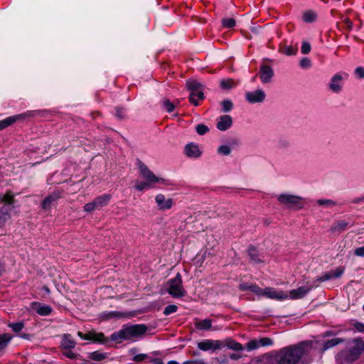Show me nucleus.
<instances>
[{"label":"nucleus","instance_id":"nucleus-36","mask_svg":"<svg viewBox=\"0 0 364 364\" xmlns=\"http://www.w3.org/2000/svg\"><path fill=\"white\" fill-rule=\"evenodd\" d=\"M220 104L222 106V112H228L233 107V103L230 100H223Z\"/></svg>","mask_w":364,"mask_h":364},{"label":"nucleus","instance_id":"nucleus-24","mask_svg":"<svg viewBox=\"0 0 364 364\" xmlns=\"http://www.w3.org/2000/svg\"><path fill=\"white\" fill-rule=\"evenodd\" d=\"M345 339L342 338H333L323 343L322 350L325 351L329 348H333L341 343L345 342Z\"/></svg>","mask_w":364,"mask_h":364},{"label":"nucleus","instance_id":"nucleus-43","mask_svg":"<svg viewBox=\"0 0 364 364\" xmlns=\"http://www.w3.org/2000/svg\"><path fill=\"white\" fill-rule=\"evenodd\" d=\"M9 326L15 332H20L24 327V324L22 322H17L10 323Z\"/></svg>","mask_w":364,"mask_h":364},{"label":"nucleus","instance_id":"nucleus-13","mask_svg":"<svg viewBox=\"0 0 364 364\" xmlns=\"http://www.w3.org/2000/svg\"><path fill=\"white\" fill-rule=\"evenodd\" d=\"M274 76L273 69L267 65H262L259 68V77L262 83L266 84L272 81Z\"/></svg>","mask_w":364,"mask_h":364},{"label":"nucleus","instance_id":"nucleus-34","mask_svg":"<svg viewBox=\"0 0 364 364\" xmlns=\"http://www.w3.org/2000/svg\"><path fill=\"white\" fill-rule=\"evenodd\" d=\"M11 339V337L6 333L0 336V350H2L7 346Z\"/></svg>","mask_w":364,"mask_h":364},{"label":"nucleus","instance_id":"nucleus-4","mask_svg":"<svg viewBox=\"0 0 364 364\" xmlns=\"http://www.w3.org/2000/svg\"><path fill=\"white\" fill-rule=\"evenodd\" d=\"M182 277L177 273L176 277L167 282L166 290L168 294L174 298H181L185 296L186 291L183 287Z\"/></svg>","mask_w":364,"mask_h":364},{"label":"nucleus","instance_id":"nucleus-14","mask_svg":"<svg viewBox=\"0 0 364 364\" xmlns=\"http://www.w3.org/2000/svg\"><path fill=\"white\" fill-rule=\"evenodd\" d=\"M311 289V287H300L296 289L291 290L288 296L291 299H299L305 296Z\"/></svg>","mask_w":364,"mask_h":364},{"label":"nucleus","instance_id":"nucleus-9","mask_svg":"<svg viewBox=\"0 0 364 364\" xmlns=\"http://www.w3.org/2000/svg\"><path fill=\"white\" fill-rule=\"evenodd\" d=\"M266 97L265 92L262 89L247 92L245 99L250 104L261 103Z\"/></svg>","mask_w":364,"mask_h":364},{"label":"nucleus","instance_id":"nucleus-57","mask_svg":"<svg viewBox=\"0 0 364 364\" xmlns=\"http://www.w3.org/2000/svg\"><path fill=\"white\" fill-rule=\"evenodd\" d=\"M355 329L359 332H363L364 331V323L357 322L354 325Z\"/></svg>","mask_w":364,"mask_h":364},{"label":"nucleus","instance_id":"nucleus-3","mask_svg":"<svg viewBox=\"0 0 364 364\" xmlns=\"http://www.w3.org/2000/svg\"><path fill=\"white\" fill-rule=\"evenodd\" d=\"M146 331L147 326L144 324L124 326L122 329L111 335V340L121 342L123 340L138 338L145 333Z\"/></svg>","mask_w":364,"mask_h":364},{"label":"nucleus","instance_id":"nucleus-11","mask_svg":"<svg viewBox=\"0 0 364 364\" xmlns=\"http://www.w3.org/2000/svg\"><path fill=\"white\" fill-rule=\"evenodd\" d=\"M269 299L284 300L289 298L288 294L282 291H277L274 288L267 287L264 289L263 295Z\"/></svg>","mask_w":364,"mask_h":364},{"label":"nucleus","instance_id":"nucleus-31","mask_svg":"<svg viewBox=\"0 0 364 364\" xmlns=\"http://www.w3.org/2000/svg\"><path fill=\"white\" fill-rule=\"evenodd\" d=\"M186 86L190 91H195L203 88V85L195 80H189L186 82Z\"/></svg>","mask_w":364,"mask_h":364},{"label":"nucleus","instance_id":"nucleus-58","mask_svg":"<svg viewBox=\"0 0 364 364\" xmlns=\"http://www.w3.org/2000/svg\"><path fill=\"white\" fill-rule=\"evenodd\" d=\"M183 364H205L203 360H187L183 363Z\"/></svg>","mask_w":364,"mask_h":364},{"label":"nucleus","instance_id":"nucleus-62","mask_svg":"<svg viewBox=\"0 0 364 364\" xmlns=\"http://www.w3.org/2000/svg\"><path fill=\"white\" fill-rule=\"evenodd\" d=\"M145 358H146V355H145V354H138V355L134 356V360H135V361H141Z\"/></svg>","mask_w":364,"mask_h":364},{"label":"nucleus","instance_id":"nucleus-17","mask_svg":"<svg viewBox=\"0 0 364 364\" xmlns=\"http://www.w3.org/2000/svg\"><path fill=\"white\" fill-rule=\"evenodd\" d=\"M11 208L8 205H2L0 208V228H3L11 218Z\"/></svg>","mask_w":364,"mask_h":364},{"label":"nucleus","instance_id":"nucleus-12","mask_svg":"<svg viewBox=\"0 0 364 364\" xmlns=\"http://www.w3.org/2000/svg\"><path fill=\"white\" fill-rule=\"evenodd\" d=\"M156 203L161 210H169L172 208L173 200L172 198H166L164 195L159 193L155 197Z\"/></svg>","mask_w":364,"mask_h":364},{"label":"nucleus","instance_id":"nucleus-46","mask_svg":"<svg viewBox=\"0 0 364 364\" xmlns=\"http://www.w3.org/2000/svg\"><path fill=\"white\" fill-rule=\"evenodd\" d=\"M218 152L222 155L228 156L231 153V149L227 145L219 146Z\"/></svg>","mask_w":364,"mask_h":364},{"label":"nucleus","instance_id":"nucleus-41","mask_svg":"<svg viewBox=\"0 0 364 364\" xmlns=\"http://www.w3.org/2000/svg\"><path fill=\"white\" fill-rule=\"evenodd\" d=\"M259 341L258 340H252V341H250L247 344H246V349L248 350V351H251V350H256L257 348H259Z\"/></svg>","mask_w":364,"mask_h":364},{"label":"nucleus","instance_id":"nucleus-48","mask_svg":"<svg viewBox=\"0 0 364 364\" xmlns=\"http://www.w3.org/2000/svg\"><path fill=\"white\" fill-rule=\"evenodd\" d=\"M178 307L176 305L171 304L167 306L164 310V314L167 316L177 311Z\"/></svg>","mask_w":364,"mask_h":364},{"label":"nucleus","instance_id":"nucleus-32","mask_svg":"<svg viewBox=\"0 0 364 364\" xmlns=\"http://www.w3.org/2000/svg\"><path fill=\"white\" fill-rule=\"evenodd\" d=\"M280 51L287 55H294L297 53V48L292 46L284 45L280 48Z\"/></svg>","mask_w":364,"mask_h":364},{"label":"nucleus","instance_id":"nucleus-18","mask_svg":"<svg viewBox=\"0 0 364 364\" xmlns=\"http://www.w3.org/2000/svg\"><path fill=\"white\" fill-rule=\"evenodd\" d=\"M60 198V193L59 192H53L48 196L42 202L41 207L44 210H48L50 208L52 204L57 201Z\"/></svg>","mask_w":364,"mask_h":364},{"label":"nucleus","instance_id":"nucleus-25","mask_svg":"<svg viewBox=\"0 0 364 364\" xmlns=\"http://www.w3.org/2000/svg\"><path fill=\"white\" fill-rule=\"evenodd\" d=\"M110 199L111 196L109 194H103L102 196L97 197L94 200L97 209L107 205L109 203Z\"/></svg>","mask_w":364,"mask_h":364},{"label":"nucleus","instance_id":"nucleus-35","mask_svg":"<svg viewBox=\"0 0 364 364\" xmlns=\"http://www.w3.org/2000/svg\"><path fill=\"white\" fill-rule=\"evenodd\" d=\"M290 146V141L284 138H280L277 141V147L279 149H287Z\"/></svg>","mask_w":364,"mask_h":364},{"label":"nucleus","instance_id":"nucleus-38","mask_svg":"<svg viewBox=\"0 0 364 364\" xmlns=\"http://www.w3.org/2000/svg\"><path fill=\"white\" fill-rule=\"evenodd\" d=\"M152 187V183H149V181H144V182H136L135 188L138 191H144V189H149Z\"/></svg>","mask_w":364,"mask_h":364},{"label":"nucleus","instance_id":"nucleus-1","mask_svg":"<svg viewBox=\"0 0 364 364\" xmlns=\"http://www.w3.org/2000/svg\"><path fill=\"white\" fill-rule=\"evenodd\" d=\"M310 350L311 345L308 342L282 348L270 358L268 364H298Z\"/></svg>","mask_w":364,"mask_h":364},{"label":"nucleus","instance_id":"nucleus-59","mask_svg":"<svg viewBox=\"0 0 364 364\" xmlns=\"http://www.w3.org/2000/svg\"><path fill=\"white\" fill-rule=\"evenodd\" d=\"M63 355H64L65 357H67V358H70V359H74V358H76V355H75L73 352H72V351H70V350H69V351H66V352H64V353H63Z\"/></svg>","mask_w":364,"mask_h":364},{"label":"nucleus","instance_id":"nucleus-60","mask_svg":"<svg viewBox=\"0 0 364 364\" xmlns=\"http://www.w3.org/2000/svg\"><path fill=\"white\" fill-rule=\"evenodd\" d=\"M239 289L241 291H246V290H250V285L246 283H243L240 284Z\"/></svg>","mask_w":364,"mask_h":364},{"label":"nucleus","instance_id":"nucleus-54","mask_svg":"<svg viewBox=\"0 0 364 364\" xmlns=\"http://www.w3.org/2000/svg\"><path fill=\"white\" fill-rule=\"evenodd\" d=\"M97 209L94 200L91 203H87L84 206V210L86 212H91Z\"/></svg>","mask_w":364,"mask_h":364},{"label":"nucleus","instance_id":"nucleus-29","mask_svg":"<svg viewBox=\"0 0 364 364\" xmlns=\"http://www.w3.org/2000/svg\"><path fill=\"white\" fill-rule=\"evenodd\" d=\"M220 87L223 90H230L236 86L233 79H223L220 82Z\"/></svg>","mask_w":364,"mask_h":364},{"label":"nucleus","instance_id":"nucleus-27","mask_svg":"<svg viewBox=\"0 0 364 364\" xmlns=\"http://www.w3.org/2000/svg\"><path fill=\"white\" fill-rule=\"evenodd\" d=\"M248 256L254 263H259L262 262V259L259 258L258 250L254 247H250L248 249Z\"/></svg>","mask_w":364,"mask_h":364},{"label":"nucleus","instance_id":"nucleus-50","mask_svg":"<svg viewBox=\"0 0 364 364\" xmlns=\"http://www.w3.org/2000/svg\"><path fill=\"white\" fill-rule=\"evenodd\" d=\"M250 291L255 293L257 295L262 296L264 289H261L257 284H250Z\"/></svg>","mask_w":364,"mask_h":364},{"label":"nucleus","instance_id":"nucleus-26","mask_svg":"<svg viewBox=\"0 0 364 364\" xmlns=\"http://www.w3.org/2000/svg\"><path fill=\"white\" fill-rule=\"evenodd\" d=\"M212 326V321L210 318L198 321L196 322V327L201 331H207L210 329Z\"/></svg>","mask_w":364,"mask_h":364},{"label":"nucleus","instance_id":"nucleus-20","mask_svg":"<svg viewBox=\"0 0 364 364\" xmlns=\"http://www.w3.org/2000/svg\"><path fill=\"white\" fill-rule=\"evenodd\" d=\"M77 335L84 340H92L94 341L98 342H102L104 338V334L102 333H97L93 332H89L87 334H83L82 332L78 331Z\"/></svg>","mask_w":364,"mask_h":364},{"label":"nucleus","instance_id":"nucleus-47","mask_svg":"<svg viewBox=\"0 0 364 364\" xmlns=\"http://www.w3.org/2000/svg\"><path fill=\"white\" fill-rule=\"evenodd\" d=\"M311 49V44L309 42L304 41L302 42V45H301V52L303 54H308L310 53Z\"/></svg>","mask_w":364,"mask_h":364},{"label":"nucleus","instance_id":"nucleus-42","mask_svg":"<svg viewBox=\"0 0 364 364\" xmlns=\"http://www.w3.org/2000/svg\"><path fill=\"white\" fill-rule=\"evenodd\" d=\"M259 347L269 346L273 344V341L270 338L264 337L258 340Z\"/></svg>","mask_w":364,"mask_h":364},{"label":"nucleus","instance_id":"nucleus-61","mask_svg":"<svg viewBox=\"0 0 364 364\" xmlns=\"http://www.w3.org/2000/svg\"><path fill=\"white\" fill-rule=\"evenodd\" d=\"M343 23L346 24L348 29L350 30L353 28V23L350 21L349 18H346L343 20Z\"/></svg>","mask_w":364,"mask_h":364},{"label":"nucleus","instance_id":"nucleus-8","mask_svg":"<svg viewBox=\"0 0 364 364\" xmlns=\"http://www.w3.org/2000/svg\"><path fill=\"white\" fill-rule=\"evenodd\" d=\"M138 167L139 169L140 176L145 181H149L151 183H163L164 179L157 177L154 173L149 170V168L141 161L138 162Z\"/></svg>","mask_w":364,"mask_h":364},{"label":"nucleus","instance_id":"nucleus-2","mask_svg":"<svg viewBox=\"0 0 364 364\" xmlns=\"http://www.w3.org/2000/svg\"><path fill=\"white\" fill-rule=\"evenodd\" d=\"M364 350V341L361 338L349 340L347 348L341 350L336 359L341 363H353L357 360Z\"/></svg>","mask_w":364,"mask_h":364},{"label":"nucleus","instance_id":"nucleus-52","mask_svg":"<svg viewBox=\"0 0 364 364\" xmlns=\"http://www.w3.org/2000/svg\"><path fill=\"white\" fill-rule=\"evenodd\" d=\"M331 279H333V276L330 271V272L324 273L322 276L319 277L317 279V280L322 282H325V281H327V280H329Z\"/></svg>","mask_w":364,"mask_h":364},{"label":"nucleus","instance_id":"nucleus-55","mask_svg":"<svg viewBox=\"0 0 364 364\" xmlns=\"http://www.w3.org/2000/svg\"><path fill=\"white\" fill-rule=\"evenodd\" d=\"M355 73L359 77L360 79H362L364 77V68L363 67H358L355 70Z\"/></svg>","mask_w":364,"mask_h":364},{"label":"nucleus","instance_id":"nucleus-40","mask_svg":"<svg viewBox=\"0 0 364 364\" xmlns=\"http://www.w3.org/2000/svg\"><path fill=\"white\" fill-rule=\"evenodd\" d=\"M89 358L93 360L100 361V360H103L104 358H105L106 356L105 354H103L100 352L95 351V352L90 353Z\"/></svg>","mask_w":364,"mask_h":364},{"label":"nucleus","instance_id":"nucleus-51","mask_svg":"<svg viewBox=\"0 0 364 364\" xmlns=\"http://www.w3.org/2000/svg\"><path fill=\"white\" fill-rule=\"evenodd\" d=\"M317 203L320 205H328V206H332L335 205L336 203L330 199H320L317 200Z\"/></svg>","mask_w":364,"mask_h":364},{"label":"nucleus","instance_id":"nucleus-56","mask_svg":"<svg viewBox=\"0 0 364 364\" xmlns=\"http://www.w3.org/2000/svg\"><path fill=\"white\" fill-rule=\"evenodd\" d=\"M354 255L358 257H364V246L356 248Z\"/></svg>","mask_w":364,"mask_h":364},{"label":"nucleus","instance_id":"nucleus-5","mask_svg":"<svg viewBox=\"0 0 364 364\" xmlns=\"http://www.w3.org/2000/svg\"><path fill=\"white\" fill-rule=\"evenodd\" d=\"M348 77V74L345 72H338L333 75L328 85L329 90L336 94L340 93L343 88V81Z\"/></svg>","mask_w":364,"mask_h":364},{"label":"nucleus","instance_id":"nucleus-45","mask_svg":"<svg viewBox=\"0 0 364 364\" xmlns=\"http://www.w3.org/2000/svg\"><path fill=\"white\" fill-rule=\"evenodd\" d=\"M196 130L199 135H203L209 131V129L207 126L200 124L196 126Z\"/></svg>","mask_w":364,"mask_h":364},{"label":"nucleus","instance_id":"nucleus-21","mask_svg":"<svg viewBox=\"0 0 364 364\" xmlns=\"http://www.w3.org/2000/svg\"><path fill=\"white\" fill-rule=\"evenodd\" d=\"M204 97H205L202 88L195 91H191L189 100L193 105L198 106L199 105L198 100H202L204 99Z\"/></svg>","mask_w":364,"mask_h":364},{"label":"nucleus","instance_id":"nucleus-19","mask_svg":"<svg viewBox=\"0 0 364 364\" xmlns=\"http://www.w3.org/2000/svg\"><path fill=\"white\" fill-rule=\"evenodd\" d=\"M14 195L11 191H7L4 195L0 196V203H4L3 205H8L11 208V210L15 208Z\"/></svg>","mask_w":364,"mask_h":364},{"label":"nucleus","instance_id":"nucleus-30","mask_svg":"<svg viewBox=\"0 0 364 364\" xmlns=\"http://www.w3.org/2000/svg\"><path fill=\"white\" fill-rule=\"evenodd\" d=\"M178 103V100H177L176 103H174L171 102L168 99H164L162 101L164 108L169 113L174 110L176 105Z\"/></svg>","mask_w":364,"mask_h":364},{"label":"nucleus","instance_id":"nucleus-64","mask_svg":"<svg viewBox=\"0 0 364 364\" xmlns=\"http://www.w3.org/2000/svg\"><path fill=\"white\" fill-rule=\"evenodd\" d=\"M154 364H164L163 361L159 358H156L153 360Z\"/></svg>","mask_w":364,"mask_h":364},{"label":"nucleus","instance_id":"nucleus-44","mask_svg":"<svg viewBox=\"0 0 364 364\" xmlns=\"http://www.w3.org/2000/svg\"><path fill=\"white\" fill-rule=\"evenodd\" d=\"M299 65L303 69H309L311 67V61L308 58H303L299 62Z\"/></svg>","mask_w":364,"mask_h":364},{"label":"nucleus","instance_id":"nucleus-10","mask_svg":"<svg viewBox=\"0 0 364 364\" xmlns=\"http://www.w3.org/2000/svg\"><path fill=\"white\" fill-rule=\"evenodd\" d=\"M221 347L222 343L218 340L208 339L198 343V348L203 351H207L209 350H215L220 349Z\"/></svg>","mask_w":364,"mask_h":364},{"label":"nucleus","instance_id":"nucleus-15","mask_svg":"<svg viewBox=\"0 0 364 364\" xmlns=\"http://www.w3.org/2000/svg\"><path fill=\"white\" fill-rule=\"evenodd\" d=\"M232 124V117L228 114H225L219 117L216 127L220 131H225L230 128Z\"/></svg>","mask_w":364,"mask_h":364},{"label":"nucleus","instance_id":"nucleus-28","mask_svg":"<svg viewBox=\"0 0 364 364\" xmlns=\"http://www.w3.org/2000/svg\"><path fill=\"white\" fill-rule=\"evenodd\" d=\"M36 311L41 316H48L51 311L52 309L50 306L47 305H41L40 304H37Z\"/></svg>","mask_w":364,"mask_h":364},{"label":"nucleus","instance_id":"nucleus-6","mask_svg":"<svg viewBox=\"0 0 364 364\" xmlns=\"http://www.w3.org/2000/svg\"><path fill=\"white\" fill-rule=\"evenodd\" d=\"M278 201L288 208L300 210L303 208L302 198L291 194H281L277 198Z\"/></svg>","mask_w":364,"mask_h":364},{"label":"nucleus","instance_id":"nucleus-22","mask_svg":"<svg viewBox=\"0 0 364 364\" xmlns=\"http://www.w3.org/2000/svg\"><path fill=\"white\" fill-rule=\"evenodd\" d=\"M75 341L70 334H64L61 341V347L64 349H72L75 346Z\"/></svg>","mask_w":364,"mask_h":364},{"label":"nucleus","instance_id":"nucleus-53","mask_svg":"<svg viewBox=\"0 0 364 364\" xmlns=\"http://www.w3.org/2000/svg\"><path fill=\"white\" fill-rule=\"evenodd\" d=\"M116 117L119 119H123L126 117V112L124 108H116Z\"/></svg>","mask_w":364,"mask_h":364},{"label":"nucleus","instance_id":"nucleus-49","mask_svg":"<svg viewBox=\"0 0 364 364\" xmlns=\"http://www.w3.org/2000/svg\"><path fill=\"white\" fill-rule=\"evenodd\" d=\"M331 274L333 276V279L339 278L344 272V268L342 267H338L335 269L331 271Z\"/></svg>","mask_w":364,"mask_h":364},{"label":"nucleus","instance_id":"nucleus-16","mask_svg":"<svg viewBox=\"0 0 364 364\" xmlns=\"http://www.w3.org/2000/svg\"><path fill=\"white\" fill-rule=\"evenodd\" d=\"M185 154L190 158H198L201 155V151L197 144L189 143L185 146Z\"/></svg>","mask_w":364,"mask_h":364},{"label":"nucleus","instance_id":"nucleus-39","mask_svg":"<svg viewBox=\"0 0 364 364\" xmlns=\"http://www.w3.org/2000/svg\"><path fill=\"white\" fill-rule=\"evenodd\" d=\"M236 24L235 20L232 18H225L222 20V25L224 28H231Z\"/></svg>","mask_w":364,"mask_h":364},{"label":"nucleus","instance_id":"nucleus-63","mask_svg":"<svg viewBox=\"0 0 364 364\" xmlns=\"http://www.w3.org/2000/svg\"><path fill=\"white\" fill-rule=\"evenodd\" d=\"M361 202H364V197L355 198L352 200L353 203H359Z\"/></svg>","mask_w":364,"mask_h":364},{"label":"nucleus","instance_id":"nucleus-23","mask_svg":"<svg viewBox=\"0 0 364 364\" xmlns=\"http://www.w3.org/2000/svg\"><path fill=\"white\" fill-rule=\"evenodd\" d=\"M348 226V223L345 220H338L331 227V232L333 233H341L345 231Z\"/></svg>","mask_w":364,"mask_h":364},{"label":"nucleus","instance_id":"nucleus-37","mask_svg":"<svg viewBox=\"0 0 364 364\" xmlns=\"http://www.w3.org/2000/svg\"><path fill=\"white\" fill-rule=\"evenodd\" d=\"M227 346L229 348L232 349L234 350L240 351L244 349L241 343L232 340L229 341L227 343Z\"/></svg>","mask_w":364,"mask_h":364},{"label":"nucleus","instance_id":"nucleus-7","mask_svg":"<svg viewBox=\"0 0 364 364\" xmlns=\"http://www.w3.org/2000/svg\"><path fill=\"white\" fill-rule=\"evenodd\" d=\"M37 111H27L24 113L10 116L0 121V131L11 126L16 122L19 120H24L26 118L34 117Z\"/></svg>","mask_w":364,"mask_h":364},{"label":"nucleus","instance_id":"nucleus-33","mask_svg":"<svg viewBox=\"0 0 364 364\" xmlns=\"http://www.w3.org/2000/svg\"><path fill=\"white\" fill-rule=\"evenodd\" d=\"M303 19L305 22H313L316 19V14L312 11H307L304 13Z\"/></svg>","mask_w":364,"mask_h":364}]
</instances>
